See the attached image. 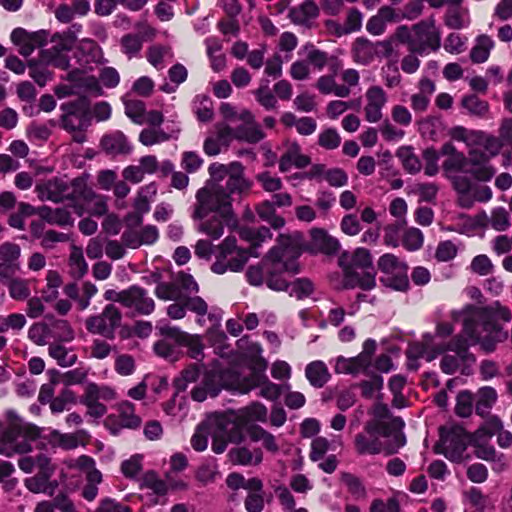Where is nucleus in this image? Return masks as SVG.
<instances>
[{
	"instance_id": "nucleus-1",
	"label": "nucleus",
	"mask_w": 512,
	"mask_h": 512,
	"mask_svg": "<svg viewBox=\"0 0 512 512\" xmlns=\"http://www.w3.org/2000/svg\"><path fill=\"white\" fill-rule=\"evenodd\" d=\"M208 172L210 178L196 193L192 218L203 220L215 212L216 215L210 219L201 221L197 230L216 240L224 233V223L234 220L232 195L242 196L248 193L252 182L245 178L244 166L238 161L228 165L212 163Z\"/></svg>"
},
{
	"instance_id": "nucleus-2",
	"label": "nucleus",
	"mask_w": 512,
	"mask_h": 512,
	"mask_svg": "<svg viewBox=\"0 0 512 512\" xmlns=\"http://www.w3.org/2000/svg\"><path fill=\"white\" fill-rule=\"evenodd\" d=\"M453 317L455 320L463 317V331L445 343L440 368L448 375L459 369L462 374L468 375L471 366L476 362V357L469 351L470 345L480 344L484 352L491 353L496 349L497 343L508 338V333L495 322L486 308L468 305L463 311L454 312Z\"/></svg>"
},
{
	"instance_id": "nucleus-3",
	"label": "nucleus",
	"mask_w": 512,
	"mask_h": 512,
	"mask_svg": "<svg viewBox=\"0 0 512 512\" xmlns=\"http://www.w3.org/2000/svg\"><path fill=\"white\" fill-rule=\"evenodd\" d=\"M404 421L394 417L389 421L369 420L365 423L364 431L355 436L356 452L360 455L396 454L406 444L402 431Z\"/></svg>"
},
{
	"instance_id": "nucleus-4",
	"label": "nucleus",
	"mask_w": 512,
	"mask_h": 512,
	"mask_svg": "<svg viewBox=\"0 0 512 512\" xmlns=\"http://www.w3.org/2000/svg\"><path fill=\"white\" fill-rule=\"evenodd\" d=\"M301 255V236L299 234H280L277 244L262 259L266 267V285L275 291H287L288 281L282 277L284 272L291 275L300 272L297 262Z\"/></svg>"
},
{
	"instance_id": "nucleus-5",
	"label": "nucleus",
	"mask_w": 512,
	"mask_h": 512,
	"mask_svg": "<svg viewBox=\"0 0 512 512\" xmlns=\"http://www.w3.org/2000/svg\"><path fill=\"white\" fill-rule=\"evenodd\" d=\"M339 265L344 272V287H360L371 290L376 285V272L373 268L369 250L357 248L352 254L343 252L339 257Z\"/></svg>"
},
{
	"instance_id": "nucleus-6",
	"label": "nucleus",
	"mask_w": 512,
	"mask_h": 512,
	"mask_svg": "<svg viewBox=\"0 0 512 512\" xmlns=\"http://www.w3.org/2000/svg\"><path fill=\"white\" fill-rule=\"evenodd\" d=\"M243 372L236 368H229L222 371L206 370L203 373L199 385L191 391V397L194 401L203 402L207 397H217L223 389L235 390L240 393H248L251 386H242Z\"/></svg>"
},
{
	"instance_id": "nucleus-7",
	"label": "nucleus",
	"mask_w": 512,
	"mask_h": 512,
	"mask_svg": "<svg viewBox=\"0 0 512 512\" xmlns=\"http://www.w3.org/2000/svg\"><path fill=\"white\" fill-rule=\"evenodd\" d=\"M394 38L402 44H406L410 53L423 55L428 49L437 51L441 46L440 32L435 28L433 18L422 20L411 28L406 25L399 26Z\"/></svg>"
},
{
	"instance_id": "nucleus-8",
	"label": "nucleus",
	"mask_w": 512,
	"mask_h": 512,
	"mask_svg": "<svg viewBox=\"0 0 512 512\" xmlns=\"http://www.w3.org/2000/svg\"><path fill=\"white\" fill-rule=\"evenodd\" d=\"M218 250L216 261L211 266V270L216 274H224L228 270L241 271L249 256L252 255L249 249L238 248L237 240L233 236L226 237L218 246ZM253 256L257 257L258 255L253 254Z\"/></svg>"
},
{
	"instance_id": "nucleus-9",
	"label": "nucleus",
	"mask_w": 512,
	"mask_h": 512,
	"mask_svg": "<svg viewBox=\"0 0 512 512\" xmlns=\"http://www.w3.org/2000/svg\"><path fill=\"white\" fill-rule=\"evenodd\" d=\"M440 444L435 446V452L443 454L448 460L461 463L464 460V452L469 445L467 431L458 424L441 426L439 428Z\"/></svg>"
},
{
	"instance_id": "nucleus-10",
	"label": "nucleus",
	"mask_w": 512,
	"mask_h": 512,
	"mask_svg": "<svg viewBox=\"0 0 512 512\" xmlns=\"http://www.w3.org/2000/svg\"><path fill=\"white\" fill-rule=\"evenodd\" d=\"M123 314L113 303L107 304L101 313L91 315L85 320L87 331L106 340H114L116 331L122 327Z\"/></svg>"
},
{
	"instance_id": "nucleus-11",
	"label": "nucleus",
	"mask_w": 512,
	"mask_h": 512,
	"mask_svg": "<svg viewBox=\"0 0 512 512\" xmlns=\"http://www.w3.org/2000/svg\"><path fill=\"white\" fill-rule=\"evenodd\" d=\"M74 193L78 195V201L71 204L74 212L82 216L85 212L94 216H103L107 212L105 198L96 194L92 188L87 185L84 177L73 179Z\"/></svg>"
},
{
	"instance_id": "nucleus-12",
	"label": "nucleus",
	"mask_w": 512,
	"mask_h": 512,
	"mask_svg": "<svg viewBox=\"0 0 512 512\" xmlns=\"http://www.w3.org/2000/svg\"><path fill=\"white\" fill-rule=\"evenodd\" d=\"M267 362L260 358L256 360L250 367L248 373L243 372L242 386H251V390L261 387L260 395L267 400L275 401L282 394V386L270 382L265 374Z\"/></svg>"
},
{
	"instance_id": "nucleus-13",
	"label": "nucleus",
	"mask_w": 512,
	"mask_h": 512,
	"mask_svg": "<svg viewBox=\"0 0 512 512\" xmlns=\"http://www.w3.org/2000/svg\"><path fill=\"white\" fill-rule=\"evenodd\" d=\"M36 190L41 200L59 203L66 199L70 200L72 204L78 201V195L74 193L73 180L68 183L63 178L55 177L37 185Z\"/></svg>"
},
{
	"instance_id": "nucleus-14",
	"label": "nucleus",
	"mask_w": 512,
	"mask_h": 512,
	"mask_svg": "<svg viewBox=\"0 0 512 512\" xmlns=\"http://www.w3.org/2000/svg\"><path fill=\"white\" fill-rule=\"evenodd\" d=\"M123 306L133 309L138 315H150L155 309V302L148 295L146 289L138 285H132L125 289Z\"/></svg>"
},
{
	"instance_id": "nucleus-15",
	"label": "nucleus",
	"mask_w": 512,
	"mask_h": 512,
	"mask_svg": "<svg viewBox=\"0 0 512 512\" xmlns=\"http://www.w3.org/2000/svg\"><path fill=\"white\" fill-rule=\"evenodd\" d=\"M158 237V229L153 225H147L141 231L131 227L126 228L121 235V241L125 248L138 249L143 245L154 244Z\"/></svg>"
},
{
	"instance_id": "nucleus-16",
	"label": "nucleus",
	"mask_w": 512,
	"mask_h": 512,
	"mask_svg": "<svg viewBox=\"0 0 512 512\" xmlns=\"http://www.w3.org/2000/svg\"><path fill=\"white\" fill-rule=\"evenodd\" d=\"M367 105L365 118L368 122H378L382 118V108L387 102V96L380 86H372L366 92Z\"/></svg>"
},
{
	"instance_id": "nucleus-17",
	"label": "nucleus",
	"mask_w": 512,
	"mask_h": 512,
	"mask_svg": "<svg viewBox=\"0 0 512 512\" xmlns=\"http://www.w3.org/2000/svg\"><path fill=\"white\" fill-rule=\"evenodd\" d=\"M100 144L102 149L112 156L129 154L131 152V146L126 136L120 131L104 135Z\"/></svg>"
},
{
	"instance_id": "nucleus-18",
	"label": "nucleus",
	"mask_w": 512,
	"mask_h": 512,
	"mask_svg": "<svg viewBox=\"0 0 512 512\" xmlns=\"http://www.w3.org/2000/svg\"><path fill=\"white\" fill-rule=\"evenodd\" d=\"M319 15V8L313 0H306L297 7L291 8L289 18L295 24L309 26V20Z\"/></svg>"
},
{
	"instance_id": "nucleus-19",
	"label": "nucleus",
	"mask_w": 512,
	"mask_h": 512,
	"mask_svg": "<svg viewBox=\"0 0 512 512\" xmlns=\"http://www.w3.org/2000/svg\"><path fill=\"white\" fill-rule=\"evenodd\" d=\"M311 245L325 254H334L340 248V243L336 238L328 235L325 230L318 228L311 230Z\"/></svg>"
},
{
	"instance_id": "nucleus-20",
	"label": "nucleus",
	"mask_w": 512,
	"mask_h": 512,
	"mask_svg": "<svg viewBox=\"0 0 512 512\" xmlns=\"http://www.w3.org/2000/svg\"><path fill=\"white\" fill-rule=\"evenodd\" d=\"M354 60L357 63L369 64L377 53L376 44L366 38H357L352 48Z\"/></svg>"
},
{
	"instance_id": "nucleus-21",
	"label": "nucleus",
	"mask_w": 512,
	"mask_h": 512,
	"mask_svg": "<svg viewBox=\"0 0 512 512\" xmlns=\"http://www.w3.org/2000/svg\"><path fill=\"white\" fill-rule=\"evenodd\" d=\"M471 137L472 142L482 147L490 158L497 156L504 146L499 136L495 137L484 132H473Z\"/></svg>"
},
{
	"instance_id": "nucleus-22",
	"label": "nucleus",
	"mask_w": 512,
	"mask_h": 512,
	"mask_svg": "<svg viewBox=\"0 0 512 512\" xmlns=\"http://www.w3.org/2000/svg\"><path fill=\"white\" fill-rule=\"evenodd\" d=\"M305 375L309 383L315 388H322L330 378L328 369L322 361L309 363L306 366Z\"/></svg>"
},
{
	"instance_id": "nucleus-23",
	"label": "nucleus",
	"mask_w": 512,
	"mask_h": 512,
	"mask_svg": "<svg viewBox=\"0 0 512 512\" xmlns=\"http://www.w3.org/2000/svg\"><path fill=\"white\" fill-rule=\"evenodd\" d=\"M476 396V413L481 417L489 415L490 409L497 400L496 390L490 386H485L478 390Z\"/></svg>"
},
{
	"instance_id": "nucleus-24",
	"label": "nucleus",
	"mask_w": 512,
	"mask_h": 512,
	"mask_svg": "<svg viewBox=\"0 0 512 512\" xmlns=\"http://www.w3.org/2000/svg\"><path fill=\"white\" fill-rule=\"evenodd\" d=\"M494 47V41L486 34L477 37L476 45L472 48L470 57L474 63L485 62L490 54V50Z\"/></svg>"
},
{
	"instance_id": "nucleus-25",
	"label": "nucleus",
	"mask_w": 512,
	"mask_h": 512,
	"mask_svg": "<svg viewBox=\"0 0 512 512\" xmlns=\"http://www.w3.org/2000/svg\"><path fill=\"white\" fill-rule=\"evenodd\" d=\"M199 376L200 368L198 364H190L187 366L173 381V386L176 390L175 394L184 392L190 383H194L199 379Z\"/></svg>"
},
{
	"instance_id": "nucleus-26",
	"label": "nucleus",
	"mask_w": 512,
	"mask_h": 512,
	"mask_svg": "<svg viewBox=\"0 0 512 512\" xmlns=\"http://www.w3.org/2000/svg\"><path fill=\"white\" fill-rule=\"evenodd\" d=\"M467 13V9L462 5H449L444 16L445 25L455 30L462 29L466 25Z\"/></svg>"
},
{
	"instance_id": "nucleus-27",
	"label": "nucleus",
	"mask_w": 512,
	"mask_h": 512,
	"mask_svg": "<svg viewBox=\"0 0 512 512\" xmlns=\"http://www.w3.org/2000/svg\"><path fill=\"white\" fill-rule=\"evenodd\" d=\"M396 156L401 160L404 169L408 173L416 174L421 170L422 164L419 158L414 154L412 147H400L396 152Z\"/></svg>"
},
{
	"instance_id": "nucleus-28",
	"label": "nucleus",
	"mask_w": 512,
	"mask_h": 512,
	"mask_svg": "<svg viewBox=\"0 0 512 512\" xmlns=\"http://www.w3.org/2000/svg\"><path fill=\"white\" fill-rule=\"evenodd\" d=\"M265 137V133L258 124L240 125L235 128L234 138L248 143H258Z\"/></svg>"
},
{
	"instance_id": "nucleus-29",
	"label": "nucleus",
	"mask_w": 512,
	"mask_h": 512,
	"mask_svg": "<svg viewBox=\"0 0 512 512\" xmlns=\"http://www.w3.org/2000/svg\"><path fill=\"white\" fill-rule=\"evenodd\" d=\"M474 447V454L477 458L485 461L494 462L496 464V466L493 467L494 470L501 471L504 468V455H498L496 449L493 446L479 444Z\"/></svg>"
},
{
	"instance_id": "nucleus-30",
	"label": "nucleus",
	"mask_w": 512,
	"mask_h": 512,
	"mask_svg": "<svg viewBox=\"0 0 512 512\" xmlns=\"http://www.w3.org/2000/svg\"><path fill=\"white\" fill-rule=\"evenodd\" d=\"M155 295L164 301L183 300L176 280L170 282H158L155 288Z\"/></svg>"
},
{
	"instance_id": "nucleus-31",
	"label": "nucleus",
	"mask_w": 512,
	"mask_h": 512,
	"mask_svg": "<svg viewBox=\"0 0 512 512\" xmlns=\"http://www.w3.org/2000/svg\"><path fill=\"white\" fill-rule=\"evenodd\" d=\"M256 211L258 216L268 222L274 229H279L285 224L284 218L275 214V207L269 200L262 202L257 207Z\"/></svg>"
},
{
	"instance_id": "nucleus-32",
	"label": "nucleus",
	"mask_w": 512,
	"mask_h": 512,
	"mask_svg": "<svg viewBox=\"0 0 512 512\" xmlns=\"http://www.w3.org/2000/svg\"><path fill=\"white\" fill-rule=\"evenodd\" d=\"M49 355L57 361L62 367L73 366L77 361V355L71 353L61 344L53 343L49 345Z\"/></svg>"
},
{
	"instance_id": "nucleus-33",
	"label": "nucleus",
	"mask_w": 512,
	"mask_h": 512,
	"mask_svg": "<svg viewBox=\"0 0 512 512\" xmlns=\"http://www.w3.org/2000/svg\"><path fill=\"white\" fill-rule=\"evenodd\" d=\"M407 269L408 268H404L392 273L391 275L382 276L380 278V282L386 287H390L394 290L405 291L409 287Z\"/></svg>"
},
{
	"instance_id": "nucleus-34",
	"label": "nucleus",
	"mask_w": 512,
	"mask_h": 512,
	"mask_svg": "<svg viewBox=\"0 0 512 512\" xmlns=\"http://www.w3.org/2000/svg\"><path fill=\"white\" fill-rule=\"evenodd\" d=\"M217 429L229 443L239 444L244 440L243 427L236 422L226 421L220 423Z\"/></svg>"
},
{
	"instance_id": "nucleus-35",
	"label": "nucleus",
	"mask_w": 512,
	"mask_h": 512,
	"mask_svg": "<svg viewBox=\"0 0 512 512\" xmlns=\"http://www.w3.org/2000/svg\"><path fill=\"white\" fill-rule=\"evenodd\" d=\"M49 334L50 337L64 342L71 341L74 338L73 329L66 320H54L49 326Z\"/></svg>"
},
{
	"instance_id": "nucleus-36",
	"label": "nucleus",
	"mask_w": 512,
	"mask_h": 512,
	"mask_svg": "<svg viewBox=\"0 0 512 512\" xmlns=\"http://www.w3.org/2000/svg\"><path fill=\"white\" fill-rule=\"evenodd\" d=\"M61 110L67 115H78L87 117L90 109V101L86 96H80L77 99L63 103Z\"/></svg>"
},
{
	"instance_id": "nucleus-37",
	"label": "nucleus",
	"mask_w": 512,
	"mask_h": 512,
	"mask_svg": "<svg viewBox=\"0 0 512 512\" xmlns=\"http://www.w3.org/2000/svg\"><path fill=\"white\" fill-rule=\"evenodd\" d=\"M141 488L151 489L159 496L165 495L168 491V485L166 482L158 478L154 471H148L143 475Z\"/></svg>"
},
{
	"instance_id": "nucleus-38",
	"label": "nucleus",
	"mask_w": 512,
	"mask_h": 512,
	"mask_svg": "<svg viewBox=\"0 0 512 512\" xmlns=\"http://www.w3.org/2000/svg\"><path fill=\"white\" fill-rule=\"evenodd\" d=\"M461 105L470 114L476 116H483L489 109V105L486 101L481 100L478 96L471 94L464 96L461 100Z\"/></svg>"
},
{
	"instance_id": "nucleus-39",
	"label": "nucleus",
	"mask_w": 512,
	"mask_h": 512,
	"mask_svg": "<svg viewBox=\"0 0 512 512\" xmlns=\"http://www.w3.org/2000/svg\"><path fill=\"white\" fill-rule=\"evenodd\" d=\"M42 63L43 62H37L36 60H29L27 63L30 77L33 78L40 87L45 86L52 76V73Z\"/></svg>"
},
{
	"instance_id": "nucleus-40",
	"label": "nucleus",
	"mask_w": 512,
	"mask_h": 512,
	"mask_svg": "<svg viewBox=\"0 0 512 512\" xmlns=\"http://www.w3.org/2000/svg\"><path fill=\"white\" fill-rule=\"evenodd\" d=\"M378 268L383 273V276H387L401 269L408 268V266L400 262L395 255L387 253L379 258Z\"/></svg>"
},
{
	"instance_id": "nucleus-41",
	"label": "nucleus",
	"mask_w": 512,
	"mask_h": 512,
	"mask_svg": "<svg viewBox=\"0 0 512 512\" xmlns=\"http://www.w3.org/2000/svg\"><path fill=\"white\" fill-rule=\"evenodd\" d=\"M141 419L134 414V406L125 402L120 408V425L124 428L136 429L140 426Z\"/></svg>"
},
{
	"instance_id": "nucleus-42",
	"label": "nucleus",
	"mask_w": 512,
	"mask_h": 512,
	"mask_svg": "<svg viewBox=\"0 0 512 512\" xmlns=\"http://www.w3.org/2000/svg\"><path fill=\"white\" fill-rule=\"evenodd\" d=\"M157 329L164 340L175 344L177 347L182 346L185 339L188 338V333L168 324L159 325Z\"/></svg>"
},
{
	"instance_id": "nucleus-43",
	"label": "nucleus",
	"mask_w": 512,
	"mask_h": 512,
	"mask_svg": "<svg viewBox=\"0 0 512 512\" xmlns=\"http://www.w3.org/2000/svg\"><path fill=\"white\" fill-rule=\"evenodd\" d=\"M433 340L434 336L426 333L423 335L422 342L410 344L406 351L408 360L417 361L419 358L424 357Z\"/></svg>"
},
{
	"instance_id": "nucleus-44",
	"label": "nucleus",
	"mask_w": 512,
	"mask_h": 512,
	"mask_svg": "<svg viewBox=\"0 0 512 512\" xmlns=\"http://www.w3.org/2000/svg\"><path fill=\"white\" fill-rule=\"evenodd\" d=\"M125 114L136 124L145 122V104L141 100H125Z\"/></svg>"
},
{
	"instance_id": "nucleus-45",
	"label": "nucleus",
	"mask_w": 512,
	"mask_h": 512,
	"mask_svg": "<svg viewBox=\"0 0 512 512\" xmlns=\"http://www.w3.org/2000/svg\"><path fill=\"white\" fill-rule=\"evenodd\" d=\"M288 284V288L291 287L290 295H295L298 299L309 297L314 291V285L308 278H298Z\"/></svg>"
},
{
	"instance_id": "nucleus-46",
	"label": "nucleus",
	"mask_w": 512,
	"mask_h": 512,
	"mask_svg": "<svg viewBox=\"0 0 512 512\" xmlns=\"http://www.w3.org/2000/svg\"><path fill=\"white\" fill-rule=\"evenodd\" d=\"M473 409V394L470 391H461L457 395L455 413L460 417H468Z\"/></svg>"
},
{
	"instance_id": "nucleus-47",
	"label": "nucleus",
	"mask_w": 512,
	"mask_h": 512,
	"mask_svg": "<svg viewBox=\"0 0 512 512\" xmlns=\"http://www.w3.org/2000/svg\"><path fill=\"white\" fill-rule=\"evenodd\" d=\"M255 98L257 102L266 110H273L277 108V98L276 96L268 89L267 86H260L254 91Z\"/></svg>"
},
{
	"instance_id": "nucleus-48",
	"label": "nucleus",
	"mask_w": 512,
	"mask_h": 512,
	"mask_svg": "<svg viewBox=\"0 0 512 512\" xmlns=\"http://www.w3.org/2000/svg\"><path fill=\"white\" fill-rule=\"evenodd\" d=\"M210 435V426L206 423L198 425L194 435L191 438V445L196 451H204L208 445V436Z\"/></svg>"
},
{
	"instance_id": "nucleus-49",
	"label": "nucleus",
	"mask_w": 512,
	"mask_h": 512,
	"mask_svg": "<svg viewBox=\"0 0 512 512\" xmlns=\"http://www.w3.org/2000/svg\"><path fill=\"white\" fill-rule=\"evenodd\" d=\"M490 426L492 431L498 432L497 443L502 448H508L512 445V433L507 430H503L502 421L498 417H492L490 419Z\"/></svg>"
},
{
	"instance_id": "nucleus-50",
	"label": "nucleus",
	"mask_w": 512,
	"mask_h": 512,
	"mask_svg": "<svg viewBox=\"0 0 512 512\" xmlns=\"http://www.w3.org/2000/svg\"><path fill=\"white\" fill-rule=\"evenodd\" d=\"M340 143L341 137L334 128H328L319 134L318 144L325 149H336L339 147Z\"/></svg>"
},
{
	"instance_id": "nucleus-51",
	"label": "nucleus",
	"mask_w": 512,
	"mask_h": 512,
	"mask_svg": "<svg viewBox=\"0 0 512 512\" xmlns=\"http://www.w3.org/2000/svg\"><path fill=\"white\" fill-rule=\"evenodd\" d=\"M465 172L473 176L476 180L486 182L491 180L495 174V169L489 164L471 165L465 169Z\"/></svg>"
},
{
	"instance_id": "nucleus-52",
	"label": "nucleus",
	"mask_w": 512,
	"mask_h": 512,
	"mask_svg": "<svg viewBox=\"0 0 512 512\" xmlns=\"http://www.w3.org/2000/svg\"><path fill=\"white\" fill-rule=\"evenodd\" d=\"M70 265L73 275L77 278H82L88 271V265L80 249L75 248L70 254Z\"/></svg>"
},
{
	"instance_id": "nucleus-53",
	"label": "nucleus",
	"mask_w": 512,
	"mask_h": 512,
	"mask_svg": "<svg viewBox=\"0 0 512 512\" xmlns=\"http://www.w3.org/2000/svg\"><path fill=\"white\" fill-rule=\"evenodd\" d=\"M423 234L418 228L408 229L403 237V245L410 251L418 250L423 245Z\"/></svg>"
},
{
	"instance_id": "nucleus-54",
	"label": "nucleus",
	"mask_w": 512,
	"mask_h": 512,
	"mask_svg": "<svg viewBox=\"0 0 512 512\" xmlns=\"http://www.w3.org/2000/svg\"><path fill=\"white\" fill-rule=\"evenodd\" d=\"M175 280L183 298L187 297L189 293L198 292V284L192 275L181 272L175 277Z\"/></svg>"
},
{
	"instance_id": "nucleus-55",
	"label": "nucleus",
	"mask_w": 512,
	"mask_h": 512,
	"mask_svg": "<svg viewBox=\"0 0 512 512\" xmlns=\"http://www.w3.org/2000/svg\"><path fill=\"white\" fill-rule=\"evenodd\" d=\"M51 477H46L37 473L35 476L25 479V487L32 493H46L48 489V480Z\"/></svg>"
},
{
	"instance_id": "nucleus-56",
	"label": "nucleus",
	"mask_w": 512,
	"mask_h": 512,
	"mask_svg": "<svg viewBox=\"0 0 512 512\" xmlns=\"http://www.w3.org/2000/svg\"><path fill=\"white\" fill-rule=\"evenodd\" d=\"M154 351L158 356L171 361H175L178 357L177 346L164 339H161L154 344Z\"/></svg>"
},
{
	"instance_id": "nucleus-57",
	"label": "nucleus",
	"mask_w": 512,
	"mask_h": 512,
	"mask_svg": "<svg viewBox=\"0 0 512 512\" xmlns=\"http://www.w3.org/2000/svg\"><path fill=\"white\" fill-rule=\"evenodd\" d=\"M121 45L129 57L136 55L142 48V39L136 34H127L122 37Z\"/></svg>"
},
{
	"instance_id": "nucleus-58",
	"label": "nucleus",
	"mask_w": 512,
	"mask_h": 512,
	"mask_svg": "<svg viewBox=\"0 0 512 512\" xmlns=\"http://www.w3.org/2000/svg\"><path fill=\"white\" fill-rule=\"evenodd\" d=\"M468 166V159L462 152H457L454 155L449 156L443 162V169L447 172L450 171H465Z\"/></svg>"
},
{
	"instance_id": "nucleus-59",
	"label": "nucleus",
	"mask_w": 512,
	"mask_h": 512,
	"mask_svg": "<svg viewBox=\"0 0 512 512\" xmlns=\"http://www.w3.org/2000/svg\"><path fill=\"white\" fill-rule=\"evenodd\" d=\"M28 337L37 345L46 344V338L50 337L49 325L46 323H35L28 331Z\"/></svg>"
},
{
	"instance_id": "nucleus-60",
	"label": "nucleus",
	"mask_w": 512,
	"mask_h": 512,
	"mask_svg": "<svg viewBox=\"0 0 512 512\" xmlns=\"http://www.w3.org/2000/svg\"><path fill=\"white\" fill-rule=\"evenodd\" d=\"M457 254V247L450 241L440 242L435 252V258L440 262H447L452 260Z\"/></svg>"
},
{
	"instance_id": "nucleus-61",
	"label": "nucleus",
	"mask_w": 512,
	"mask_h": 512,
	"mask_svg": "<svg viewBox=\"0 0 512 512\" xmlns=\"http://www.w3.org/2000/svg\"><path fill=\"white\" fill-rule=\"evenodd\" d=\"M61 124L65 130L80 131L87 126V117L63 114Z\"/></svg>"
},
{
	"instance_id": "nucleus-62",
	"label": "nucleus",
	"mask_w": 512,
	"mask_h": 512,
	"mask_svg": "<svg viewBox=\"0 0 512 512\" xmlns=\"http://www.w3.org/2000/svg\"><path fill=\"white\" fill-rule=\"evenodd\" d=\"M182 346L188 348V355L195 359L201 360L203 358V344L198 335L188 334V338L185 339Z\"/></svg>"
},
{
	"instance_id": "nucleus-63",
	"label": "nucleus",
	"mask_w": 512,
	"mask_h": 512,
	"mask_svg": "<svg viewBox=\"0 0 512 512\" xmlns=\"http://www.w3.org/2000/svg\"><path fill=\"white\" fill-rule=\"evenodd\" d=\"M9 292L12 298L24 300L30 295L28 284L22 279H13L9 283Z\"/></svg>"
},
{
	"instance_id": "nucleus-64",
	"label": "nucleus",
	"mask_w": 512,
	"mask_h": 512,
	"mask_svg": "<svg viewBox=\"0 0 512 512\" xmlns=\"http://www.w3.org/2000/svg\"><path fill=\"white\" fill-rule=\"evenodd\" d=\"M400 504L395 498H389L387 503L381 499H374L370 506V512H399Z\"/></svg>"
}]
</instances>
